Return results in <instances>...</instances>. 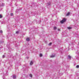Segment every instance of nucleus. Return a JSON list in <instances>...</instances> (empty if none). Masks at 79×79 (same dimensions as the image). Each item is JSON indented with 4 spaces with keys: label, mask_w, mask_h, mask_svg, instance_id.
Instances as JSON below:
<instances>
[{
    "label": "nucleus",
    "mask_w": 79,
    "mask_h": 79,
    "mask_svg": "<svg viewBox=\"0 0 79 79\" xmlns=\"http://www.w3.org/2000/svg\"><path fill=\"white\" fill-rule=\"evenodd\" d=\"M19 33V31H16V34H18Z\"/></svg>",
    "instance_id": "obj_22"
},
{
    "label": "nucleus",
    "mask_w": 79,
    "mask_h": 79,
    "mask_svg": "<svg viewBox=\"0 0 79 79\" xmlns=\"http://www.w3.org/2000/svg\"><path fill=\"white\" fill-rule=\"evenodd\" d=\"M5 56H4V55H3L2 56V58H5Z\"/></svg>",
    "instance_id": "obj_18"
},
{
    "label": "nucleus",
    "mask_w": 79,
    "mask_h": 79,
    "mask_svg": "<svg viewBox=\"0 0 79 79\" xmlns=\"http://www.w3.org/2000/svg\"><path fill=\"white\" fill-rule=\"evenodd\" d=\"M66 21V19H64L62 21H60L61 23H63L65 22Z\"/></svg>",
    "instance_id": "obj_1"
},
{
    "label": "nucleus",
    "mask_w": 79,
    "mask_h": 79,
    "mask_svg": "<svg viewBox=\"0 0 79 79\" xmlns=\"http://www.w3.org/2000/svg\"><path fill=\"white\" fill-rule=\"evenodd\" d=\"M51 3L50 2H49L47 4V5H48V6H50L51 5Z\"/></svg>",
    "instance_id": "obj_5"
},
{
    "label": "nucleus",
    "mask_w": 79,
    "mask_h": 79,
    "mask_svg": "<svg viewBox=\"0 0 79 79\" xmlns=\"http://www.w3.org/2000/svg\"><path fill=\"white\" fill-rule=\"evenodd\" d=\"M58 31H60V29H58Z\"/></svg>",
    "instance_id": "obj_24"
},
{
    "label": "nucleus",
    "mask_w": 79,
    "mask_h": 79,
    "mask_svg": "<svg viewBox=\"0 0 79 79\" xmlns=\"http://www.w3.org/2000/svg\"><path fill=\"white\" fill-rule=\"evenodd\" d=\"M12 78L14 79H16V75H14L12 76Z\"/></svg>",
    "instance_id": "obj_3"
},
{
    "label": "nucleus",
    "mask_w": 79,
    "mask_h": 79,
    "mask_svg": "<svg viewBox=\"0 0 79 79\" xmlns=\"http://www.w3.org/2000/svg\"><path fill=\"white\" fill-rule=\"evenodd\" d=\"M2 18V16L0 15V18Z\"/></svg>",
    "instance_id": "obj_17"
},
{
    "label": "nucleus",
    "mask_w": 79,
    "mask_h": 79,
    "mask_svg": "<svg viewBox=\"0 0 79 79\" xmlns=\"http://www.w3.org/2000/svg\"><path fill=\"white\" fill-rule=\"evenodd\" d=\"M26 40L27 41H29V40H30V39L29 38H27L26 39Z\"/></svg>",
    "instance_id": "obj_4"
},
{
    "label": "nucleus",
    "mask_w": 79,
    "mask_h": 79,
    "mask_svg": "<svg viewBox=\"0 0 79 79\" xmlns=\"http://www.w3.org/2000/svg\"><path fill=\"white\" fill-rule=\"evenodd\" d=\"M68 58L69 59H71V56L69 55L68 56Z\"/></svg>",
    "instance_id": "obj_9"
},
{
    "label": "nucleus",
    "mask_w": 79,
    "mask_h": 79,
    "mask_svg": "<svg viewBox=\"0 0 79 79\" xmlns=\"http://www.w3.org/2000/svg\"><path fill=\"white\" fill-rule=\"evenodd\" d=\"M1 43H3V41L1 42Z\"/></svg>",
    "instance_id": "obj_25"
},
{
    "label": "nucleus",
    "mask_w": 79,
    "mask_h": 79,
    "mask_svg": "<svg viewBox=\"0 0 79 79\" xmlns=\"http://www.w3.org/2000/svg\"><path fill=\"white\" fill-rule=\"evenodd\" d=\"M70 14V13L69 12L67 14L66 16H69V15Z\"/></svg>",
    "instance_id": "obj_11"
},
{
    "label": "nucleus",
    "mask_w": 79,
    "mask_h": 79,
    "mask_svg": "<svg viewBox=\"0 0 79 79\" xmlns=\"http://www.w3.org/2000/svg\"><path fill=\"white\" fill-rule=\"evenodd\" d=\"M8 75V73L7 72H5L4 73V76H7Z\"/></svg>",
    "instance_id": "obj_2"
},
{
    "label": "nucleus",
    "mask_w": 79,
    "mask_h": 79,
    "mask_svg": "<svg viewBox=\"0 0 79 79\" xmlns=\"http://www.w3.org/2000/svg\"><path fill=\"white\" fill-rule=\"evenodd\" d=\"M30 76L31 77H32V74H30Z\"/></svg>",
    "instance_id": "obj_13"
},
{
    "label": "nucleus",
    "mask_w": 79,
    "mask_h": 79,
    "mask_svg": "<svg viewBox=\"0 0 79 79\" xmlns=\"http://www.w3.org/2000/svg\"><path fill=\"white\" fill-rule=\"evenodd\" d=\"M3 79H6V78H5V77H3Z\"/></svg>",
    "instance_id": "obj_19"
},
{
    "label": "nucleus",
    "mask_w": 79,
    "mask_h": 79,
    "mask_svg": "<svg viewBox=\"0 0 79 79\" xmlns=\"http://www.w3.org/2000/svg\"><path fill=\"white\" fill-rule=\"evenodd\" d=\"M33 64V62H32V61H31L30 64V65H32Z\"/></svg>",
    "instance_id": "obj_6"
},
{
    "label": "nucleus",
    "mask_w": 79,
    "mask_h": 79,
    "mask_svg": "<svg viewBox=\"0 0 79 79\" xmlns=\"http://www.w3.org/2000/svg\"><path fill=\"white\" fill-rule=\"evenodd\" d=\"M48 45L50 46L51 45H52V43H50Z\"/></svg>",
    "instance_id": "obj_16"
},
{
    "label": "nucleus",
    "mask_w": 79,
    "mask_h": 79,
    "mask_svg": "<svg viewBox=\"0 0 79 79\" xmlns=\"http://www.w3.org/2000/svg\"><path fill=\"white\" fill-rule=\"evenodd\" d=\"M79 65H77V66H76V67H77V68H79Z\"/></svg>",
    "instance_id": "obj_21"
},
{
    "label": "nucleus",
    "mask_w": 79,
    "mask_h": 79,
    "mask_svg": "<svg viewBox=\"0 0 79 79\" xmlns=\"http://www.w3.org/2000/svg\"><path fill=\"white\" fill-rule=\"evenodd\" d=\"M40 56L41 57V56H42V54H40Z\"/></svg>",
    "instance_id": "obj_12"
},
{
    "label": "nucleus",
    "mask_w": 79,
    "mask_h": 79,
    "mask_svg": "<svg viewBox=\"0 0 79 79\" xmlns=\"http://www.w3.org/2000/svg\"><path fill=\"white\" fill-rule=\"evenodd\" d=\"M67 28L68 29H72V28H71V27H67Z\"/></svg>",
    "instance_id": "obj_7"
},
{
    "label": "nucleus",
    "mask_w": 79,
    "mask_h": 79,
    "mask_svg": "<svg viewBox=\"0 0 79 79\" xmlns=\"http://www.w3.org/2000/svg\"><path fill=\"white\" fill-rule=\"evenodd\" d=\"M73 44V45L74 44L73 43V44Z\"/></svg>",
    "instance_id": "obj_26"
},
{
    "label": "nucleus",
    "mask_w": 79,
    "mask_h": 79,
    "mask_svg": "<svg viewBox=\"0 0 79 79\" xmlns=\"http://www.w3.org/2000/svg\"><path fill=\"white\" fill-rule=\"evenodd\" d=\"M4 3H2V6H4Z\"/></svg>",
    "instance_id": "obj_20"
},
{
    "label": "nucleus",
    "mask_w": 79,
    "mask_h": 79,
    "mask_svg": "<svg viewBox=\"0 0 79 79\" xmlns=\"http://www.w3.org/2000/svg\"><path fill=\"white\" fill-rule=\"evenodd\" d=\"M57 29L56 27H54V30H56Z\"/></svg>",
    "instance_id": "obj_8"
},
{
    "label": "nucleus",
    "mask_w": 79,
    "mask_h": 79,
    "mask_svg": "<svg viewBox=\"0 0 79 79\" xmlns=\"http://www.w3.org/2000/svg\"><path fill=\"white\" fill-rule=\"evenodd\" d=\"M3 33V31L2 30H1L0 31V33Z\"/></svg>",
    "instance_id": "obj_15"
},
{
    "label": "nucleus",
    "mask_w": 79,
    "mask_h": 79,
    "mask_svg": "<svg viewBox=\"0 0 79 79\" xmlns=\"http://www.w3.org/2000/svg\"><path fill=\"white\" fill-rule=\"evenodd\" d=\"M55 55H52V56H51V58H53V57H55Z\"/></svg>",
    "instance_id": "obj_10"
},
{
    "label": "nucleus",
    "mask_w": 79,
    "mask_h": 79,
    "mask_svg": "<svg viewBox=\"0 0 79 79\" xmlns=\"http://www.w3.org/2000/svg\"><path fill=\"white\" fill-rule=\"evenodd\" d=\"M13 13H11L10 14V16H13Z\"/></svg>",
    "instance_id": "obj_14"
},
{
    "label": "nucleus",
    "mask_w": 79,
    "mask_h": 79,
    "mask_svg": "<svg viewBox=\"0 0 79 79\" xmlns=\"http://www.w3.org/2000/svg\"><path fill=\"white\" fill-rule=\"evenodd\" d=\"M17 11H18V10H16L15 12H16V13H17Z\"/></svg>",
    "instance_id": "obj_23"
}]
</instances>
